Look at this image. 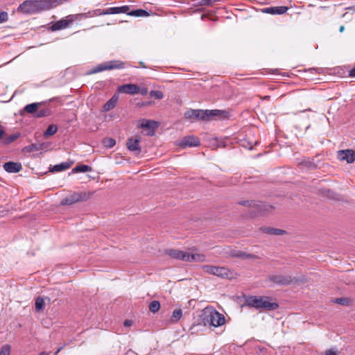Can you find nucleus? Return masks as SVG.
Segmentation results:
<instances>
[{
    "label": "nucleus",
    "mask_w": 355,
    "mask_h": 355,
    "mask_svg": "<svg viewBox=\"0 0 355 355\" xmlns=\"http://www.w3.org/2000/svg\"><path fill=\"white\" fill-rule=\"evenodd\" d=\"M132 324V320H125L123 322V325L125 327H130L131 326Z\"/></svg>",
    "instance_id": "43"
},
{
    "label": "nucleus",
    "mask_w": 355,
    "mask_h": 355,
    "mask_svg": "<svg viewBox=\"0 0 355 355\" xmlns=\"http://www.w3.org/2000/svg\"><path fill=\"white\" fill-rule=\"evenodd\" d=\"M5 135V128L3 125L0 124V139H3Z\"/></svg>",
    "instance_id": "41"
},
{
    "label": "nucleus",
    "mask_w": 355,
    "mask_h": 355,
    "mask_svg": "<svg viewBox=\"0 0 355 355\" xmlns=\"http://www.w3.org/2000/svg\"><path fill=\"white\" fill-rule=\"evenodd\" d=\"M338 159L351 164L355 160V151L351 149L341 150L338 152Z\"/></svg>",
    "instance_id": "12"
},
{
    "label": "nucleus",
    "mask_w": 355,
    "mask_h": 355,
    "mask_svg": "<svg viewBox=\"0 0 355 355\" xmlns=\"http://www.w3.org/2000/svg\"><path fill=\"white\" fill-rule=\"evenodd\" d=\"M45 302L42 297H38L35 300V308L37 312H40L44 309Z\"/></svg>",
    "instance_id": "26"
},
{
    "label": "nucleus",
    "mask_w": 355,
    "mask_h": 355,
    "mask_svg": "<svg viewBox=\"0 0 355 355\" xmlns=\"http://www.w3.org/2000/svg\"><path fill=\"white\" fill-rule=\"evenodd\" d=\"M118 96L114 95L103 107V112H108L112 110L116 105Z\"/></svg>",
    "instance_id": "21"
},
{
    "label": "nucleus",
    "mask_w": 355,
    "mask_h": 355,
    "mask_svg": "<svg viewBox=\"0 0 355 355\" xmlns=\"http://www.w3.org/2000/svg\"><path fill=\"white\" fill-rule=\"evenodd\" d=\"M11 347L9 345H3L0 350V355H10Z\"/></svg>",
    "instance_id": "35"
},
{
    "label": "nucleus",
    "mask_w": 355,
    "mask_h": 355,
    "mask_svg": "<svg viewBox=\"0 0 355 355\" xmlns=\"http://www.w3.org/2000/svg\"><path fill=\"white\" fill-rule=\"evenodd\" d=\"M128 15L135 17H143L148 15V13L144 10L137 9L129 12Z\"/></svg>",
    "instance_id": "31"
},
{
    "label": "nucleus",
    "mask_w": 355,
    "mask_h": 355,
    "mask_svg": "<svg viewBox=\"0 0 355 355\" xmlns=\"http://www.w3.org/2000/svg\"><path fill=\"white\" fill-rule=\"evenodd\" d=\"M139 64H140V66H141V67H143V68H146V66H145V64H144V63L143 62H139Z\"/></svg>",
    "instance_id": "47"
},
{
    "label": "nucleus",
    "mask_w": 355,
    "mask_h": 355,
    "mask_svg": "<svg viewBox=\"0 0 355 355\" xmlns=\"http://www.w3.org/2000/svg\"><path fill=\"white\" fill-rule=\"evenodd\" d=\"M230 256L232 257H237L241 259H258L259 257L257 255L245 252L241 250H232L230 252Z\"/></svg>",
    "instance_id": "16"
},
{
    "label": "nucleus",
    "mask_w": 355,
    "mask_h": 355,
    "mask_svg": "<svg viewBox=\"0 0 355 355\" xmlns=\"http://www.w3.org/2000/svg\"><path fill=\"white\" fill-rule=\"evenodd\" d=\"M269 279L275 284L280 286H286L302 282L304 278L298 279L290 275H272L269 276Z\"/></svg>",
    "instance_id": "7"
},
{
    "label": "nucleus",
    "mask_w": 355,
    "mask_h": 355,
    "mask_svg": "<svg viewBox=\"0 0 355 355\" xmlns=\"http://www.w3.org/2000/svg\"><path fill=\"white\" fill-rule=\"evenodd\" d=\"M182 317V311L180 309H175L170 318L171 323L178 322Z\"/></svg>",
    "instance_id": "24"
},
{
    "label": "nucleus",
    "mask_w": 355,
    "mask_h": 355,
    "mask_svg": "<svg viewBox=\"0 0 355 355\" xmlns=\"http://www.w3.org/2000/svg\"><path fill=\"white\" fill-rule=\"evenodd\" d=\"M200 144V141L198 138L193 136L185 137L181 141V146L186 147H194L198 146Z\"/></svg>",
    "instance_id": "18"
},
{
    "label": "nucleus",
    "mask_w": 355,
    "mask_h": 355,
    "mask_svg": "<svg viewBox=\"0 0 355 355\" xmlns=\"http://www.w3.org/2000/svg\"><path fill=\"white\" fill-rule=\"evenodd\" d=\"M239 204L252 208V211L254 214H265L272 209V206L259 201L245 200L240 202Z\"/></svg>",
    "instance_id": "6"
},
{
    "label": "nucleus",
    "mask_w": 355,
    "mask_h": 355,
    "mask_svg": "<svg viewBox=\"0 0 355 355\" xmlns=\"http://www.w3.org/2000/svg\"><path fill=\"white\" fill-rule=\"evenodd\" d=\"M118 91L121 93L133 95L139 93V87L135 84H125L120 86Z\"/></svg>",
    "instance_id": "14"
},
{
    "label": "nucleus",
    "mask_w": 355,
    "mask_h": 355,
    "mask_svg": "<svg viewBox=\"0 0 355 355\" xmlns=\"http://www.w3.org/2000/svg\"><path fill=\"white\" fill-rule=\"evenodd\" d=\"M202 269L206 273L214 275L221 278L232 279L234 275L233 271L225 267L207 265L204 266Z\"/></svg>",
    "instance_id": "5"
},
{
    "label": "nucleus",
    "mask_w": 355,
    "mask_h": 355,
    "mask_svg": "<svg viewBox=\"0 0 355 355\" xmlns=\"http://www.w3.org/2000/svg\"><path fill=\"white\" fill-rule=\"evenodd\" d=\"M19 137V134H12L8 137H3V144L7 145L15 141Z\"/></svg>",
    "instance_id": "32"
},
{
    "label": "nucleus",
    "mask_w": 355,
    "mask_h": 355,
    "mask_svg": "<svg viewBox=\"0 0 355 355\" xmlns=\"http://www.w3.org/2000/svg\"><path fill=\"white\" fill-rule=\"evenodd\" d=\"M140 138L139 137H130L128 139L126 146L129 150L135 152L136 154L141 153V148L139 146Z\"/></svg>",
    "instance_id": "13"
},
{
    "label": "nucleus",
    "mask_w": 355,
    "mask_h": 355,
    "mask_svg": "<svg viewBox=\"0 0 355 355\" xmlns=\"http://www.w3.org/2000/svg\"><path fill=\"white\" fill-rule=\"evenodd\" d=\"M129 7L128 6H123L121 7H112L106 10H103L99 12V15H112L119 13H128Z\"/></svg>",
    "instance_id": "15"
},
{
    "label": "nucleus",
    "mask_w": 355,
    "mask_h": 355,
    "mask_svg": "<svg viewBox=\"0 0 355 355\" xmlns=\"http://www.w3.org/2000/svg\"><path fill=\"white\" fill-rule=\"evenodd\" d=\"M324 355H338V352L334 349H329L325 351Z\"/></svg>",
    "instance_id": "40"
},
{
    "label": "nucleus",
    "mask_w": 355,
    "mask_h": 355,
    "mask_svg": "<svg viewBox=\"0 0 355 355\" xmlns=\"http://www.w3.org/2000/svg\"><path fill=\"white\" fill-rule=\"evenodd\" d=\"M3 167L4 170L8 173H17L22 168L21 163L13 162H6Z\"/></svg>",
    "instance_id": "17"
},
{
    "label": "nucleus",
    "mask_w": 355,
    "mask_h": 355,
    "mask_svg": "<svg viewBox=\"0 0 355 355\" xmlns=\"http://www.w3.org/2000/svg\"><path fill=\"white\" fill-rule=\"evenodd\" d=\"M269 98H270V96H266L263 98H264V99H268Z\"/></svg>",
    "instance_id": "49"
},
{
    "label": "nucleus",
    "mask_w": 355,
    "mask_h": 355,
    "mask_svg": "<svg viewBox=\"0 0 355 355\" xmlns=\"http://www.w3.org/2000/svg\"><path fill=\"white\" fill-rule=\"evenodd\" d=\"M72 164V162H62L60 164L54 165L52 168H50V171L55 173L65 171L69 168Z\"/></svg>",
    "instance_id": "20"
},
{
    "label": "nucleus",
    "mask_w": 355,
    "mask_h": 355,
    "mask_svg": "<svg viewBox=\"0 0 355 355\" xmlns=\"http://www.w3.org/2000/svg\"><path fill=\"white\" fill-rule=\"evenodd\" d=\"M150 95L156 99H162L164 96L162 92L159 90H152L150 92Z\"/></svg>",
    "instance_id": "34"
},
{
    "label": "nucleus",
    "mask_w": 355,
    "mask_h": 355,
    "mask_svg": "<svg viewBox=\"0 0 355 355\" xmlns=\"http://www.w3.org/2000/svg\"><path fill=\"white\" fill-rule=\"evenodd\" d=\"M8 21V13L6 11L0 12V24L5 23Z\"/></svg>",
    "instance_id": "39"
},
{
    "label": "nucleus",
    "mask_w": 355,
    "mask_h": 355,
    "mask_svg": "<svg viewBox=\"0 0 355 355\" xmlns=\"http://www.w3.org/2000/svg\"><path fill=\"white\" fill-rule=\"evenodd\" d=\"M349 76L355 77V67L349 71Z\"/></svg>",
    "instance_id": "44"
},
{
    "label": "nucleus",
    "mask_w": 355,
    "mask_h": 355,
    "mask_svg": "<svg viewBox=\"0 0 355 355\" xmlns=\"http://www.w3.org/2000/svg\"><path fill=\"white\" fill-rule=\"evenodd\" d=\"M46 145L45 144H33L26 147V150L29 152L38 151L44 149Z\"/></svg>",
    "instance_id": "27"
},
{
    "label": "nucleus",
    "mask_w": 355,
    "mask_h": 355,
    "mask_svg": "<svg viewBox=\"0 0 355 355\" xmlns=\"http://www.w3.org/2000/svg\"><path fill=\"white\" fill-rule=\"evenodd\" d=\"M345 28L343 26H341L339 28L340 32H343L344 31Z\"/></svg>",
    "instance_id": "48"
},
{
    "label": "nucleus",
    "mask_w": 355,
    "mask_h": 355,
    "mask_svg": "<svg viewBox=\"0 0 355 355\" xmlns=\"http://www.w3.org/2000/svg\"><path fill=\"white\" fill-rule=\"evenodd\" d=\"M335 302L341 305H349L350 300L347 297H340L336 299Z\"/></svg>",
    "instance_id": "37"
},
{
    "label": "nucleus",
    "mask_w": 355,
    "mask_h": 355,
    "mask_svg": "<svg viewBox=\"0 0 355 355\" xmlns=\"http://www.w3.org/2000/svg\"><path fill=\"white\" fill-rule=\"evenodd\" d=\"M35 3V0L24 1L22 3H21L19 6L17 11L26 15H32L37 13L36 6Z\"/></svg>",
    "instance_id": "11"
},
{
    "label": "nucleus",
    "mask_w": 355,
    "mask_h": 355,
    "mask_svg": "<svg viewBox=\"0 0 355 355\" xmlns=\"http://www.w3.org/2000/svg\"><path fill=\"white\" fill-rule=\"evenodd\" d=\"M160 309V303L159 301L153 300L149 304V310L153 313H157Z\"/></svg>",
    "instance_id": "30"
},
{
    "label": "nucleus",
    "mask_w": 355,
    "mask_h": 355,
    "mask_svg": "<svg viewBox=\"0 0 355 355\" xmlns=\"http://www.w3.org/2000/svg\"><path fill=\"white\" fill-rule=\"evenodd\" d=\"M288 10L286 6L268 7L263 10V12L271 15H282Z\"/></svg>",
    "instance_id": "19"
},
{
    "label": "nucleus",
    "mask_w": 355,
    "mask_h": 355,
    "mask_svg": "<svg viewBox=\"0 0 355 355\" xmlns=\"http://www.w3.org/2000/svg\"><path fill=\"white\" fill-rule=\"evenodd\" d=\"M247 305L254 307L257 309H264L267 311H273L279 307L276 302H271L269 297H257L251 296L247 299Z\"/></svg>",
    "instance_id": "3"
},
{
    "label": "nucleus",
    "mask_w": 355,
    "mask_h": 355,
    "mask_svg": "<svg viewBox=\"0 0 355 355\" xmlns=\"http://www.w3.org/2000/svg\"><path fill=\"white\" fill-rule=\"evenodd\" d=\"M156 122L154 121H146L144 123H142L141 126L146 128H154Z\"/></svg>",
    "instance_id": "38"
},
{
    "label": "nucleus",
    "mask_w": 355,
    "mask_h": 355,
    "mask_svg": "<svg viewBox=\"0 0 355 355\" xmlns=\"http://www.w3.org/2000/svg\"><path fill=\"white\" fill-rule=\"evenodd\" d=\"M139 93L144 96L146 95L148 93V89L146 87H143L141 89L139 88Z\"/></svg>",
    "instance_id": "42"
},
{
    "label": "nucleus",
    "mask_w": 355,
    "mask_h": 355,
    "mask_svg": "<svg viewBox=\"0 0 355 355\" xmlns=\"http://www.w3.org/2000/svg\"><path fill=\"white\" fill-rule=\"evenodd\" d=\"M225 323V316L218 312L211 306L205 307L200 315L199 320L194 322L190 327L191 334H197L202 331L203 328L207 325L214 327H218Z\"/></svg>",
    "instance_id": "1"
},
{
    "label": "nucleus",
    "mask_w": 355,
    "mask_h": 355,
    "mask_svg": "<svg viewBox=\"0 0 355 355\" xmlns=\"http://www.w3.org/2000/svg\"><path fill=\"white\" fill-rule=\"evenodd\" d=\"M57 130H58V127L54 124H51V125H49L47 129L44 132V136L45 137L52 136L57 132Z\"/></svg>",
    "instance_id": "28"
},
{
    "label": "nucleus",
    "mask_w": 355,
    "mask_h": 355,
    "mask_svg": "<svg viewBox=\"0 0 355 355\" xmlns=\"http://www.w3.org/2000/svg\"><path fill=\"white\" fill-rule=\"evenodd\" d=\"M221 0H200L199 1L200 6H213L215 3L220 1Z\"/></svg>",
    "instance_id": "36"
},
{
    "label": "nucleus",
    "mask_w": 355,
    "mask_h": 355,
    "mask_svg": "<svg viewBox=\"0 0 355 355\" xmlns=\"http://www.w3.org/2000/svg\"><path fill=\"white\" fill-rule=\"evenodd\" d=\"M125 67V62L121 60H112L99 64L93 68L87 74L96 73L105 70H111L114 69H123Z\"/></svg>",
    "instance_id": "8"
},
{
    "label": "nucleus",
    "mask_w": 355,
    "mask_h": 355,
    "mask_svg": "<svg viewBox=\"0 0 355 355\" xmlns=\"http://www.w3.org/2000/svg\"><path fill=\"white\" fill-rule=\"evenodd\" d=\"M81 15H69L61 19L55 21L51 26V30L52 31H57L62 29H65L75 21L79 19Z\"/></svg>",
    "instance_id": "9"
},
{
    "label": "nucleus",
    "mask_w": 355,
    "mask_h": 355,
    "mask_svg": "<svg viewBox=\"0 0 355 355\" xmlns=\"http://www.w3.org/2000/svg\"><path fill=\"white\" fill-rule=\"evenodd\" d=\"M86 199V193L84 192H75L67 196L61 200L62 205H71L76 202L85 200Z\"/></svg>",
    "instance_id": "10"
},
{
    "label": "nucleus",
    "mask_w": 355,
    "mask_h": 355,
    "mask_svg": "<svg viewBox=\"0 0 355 355\" xmlns=\"http://www.w3.org/2000/svg\"><path fill=\"white\" fill-rule=\"evenodd\" d=\"M51 114V110L49 108H44L37 111L35 114V117L36 118H42L44 116H47Z\"/></svg>",
    "instance_id": "29"
},
{
    "label": "nucleus",
    "mask_w": 355,
    "mask_h": 355,
    "mask_svg": "<svg viewBox=\"0 0 355 355\" xmlns=\"http://www.w3.org/2000/svg\"><path fill=\"white\" fill-rule=\"evenodd\" d=\"M263 232L272 235H281L286 232L283 230L273 228V227H261L260 229Z\"/></svg>",
    "instance_id": "23"
},
{
    "label": "nucleus",
    "mask_w": 355,
    "mask_h": 355,
    "mask_svg": "<svg viewBox=\"0 0 355 355\" xmlns=\"http://www.w3.org/2000/svg\"><path fill=\"white\" fill-rule=\"evenodd\" d=\"M103 144L105 147L112 148L116 144V141L112 138H105L103 139Z\"/></svg>",
    "instance_id": "33"
},
{
    "label": "nucleus",
    "mask_w": 355,
    "mask_h": 355,
    "mask_svg": "<svg viewBox=\"0 0 355 355\" xmlns=\"http://www.w3.org/2000/svg\"><path fill=\"white\" fill-rule=\"evenodd\" d=\"M62 347L58 348V350L55 352L54 355H57L62 349Z\"/></svg>",
    "instance_id": "45"
},
{
    "label": "nucleus",
    "mask_w": 355,
    "mask_h": 355,
    "mask_svg": "<svg viewBox=\"0 0 355 355\" xmlns=\"http://www.w3.org/2000/svg\"><path fill=\"white\" fill-rule=\"evenodd\" d=\"M224 113L220 110H190L184 113V117L191 120L209 121L214 116H221Z\"/></svg>",
    "instance_id": "2"
},
{
    "label": "nucleus",
    "mask_w": 355,
    "mask_h": 355,
    "mask_svg": "<svg viewBox=\"0 0 355 355\" xmlns=\"http://www.w3.org/2000/svg\"><path fill=\"white\" fill-rule=\"evenodd\" d=\"M166 254L172 258L185 261H202L205 258L202 254L189 253L175 249L167 250Z\"/></svg>",
    "instance_id": "4"
},
{
    "label": "nucleus",
    "mask_w": 355,
    "mask_h": 355,
    "mask_svg": "<svg viewBox=\"0 0 355 355\" xmlns=\"http://www.w3.org/2000/svg\"><path fill=\"white\" fill-rule=\"evenodd\" d=\"M92 171V168L88 165H78L72 169V173H86Z\"/></svg>",
    "instance_id": "25"
},
{
    "label": "nucleus",
    "mask_w": 355,
    "mask_h": 355,
    "mask_svg": "<svg viewBox=\"0 0 355 355\" xmlns=\"http://www.w3.org/2000/svg\"><path fill=\"white\" fill-rule=\"evenodd\" d=\"M50 352H42L39 355H49Z\"/></svg>",
    "instance_id": "46"
},
{
    "label": "nucleus",
    "mask_w": 355,
    "mask_h": 355,
    "mask_svg": "<svg viewBox=\"0 0 355 355\" xmlns=\"http://www.w3.org/2000/svg\"><path fill=\"white\" fill-rule=\"evenodd\" d=\"M42 105V103H33L28 104L24 107V110L27 113L35 114Z\"/></svg>",
    "instance_id": "22"
}]
</instances>
